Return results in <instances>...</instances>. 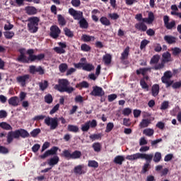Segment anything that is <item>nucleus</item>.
<instances>
[{
    "label": "nucleus",
    "mask_w": 181,
    "mask_h": 181,
    "mask_svg": "<svg viewBox=\"0 0 181 181\" xmlns=\"http://www.w3.org/2000/svg\"><path fill=\"white\" fill-rule=\"evenodd\" d=\"M126 159L127 160H138V159H145L146 163L142 166V169L141 173L145 175L146 172H148L149 169H151V162H152V159H153V154H146V153H136L132 155H128L126 156Z\"/></svg>",
    "instance_id": "nucleus-1"
},
{
    "label": "nucleus",
    "mask_w": 181,
    "mask_h": 181,
    "mask_svg": "<svg viewBox=\"0 0 181 181\" xmlns=\"http://www.w3.org/2000/svg\"><path fill=\"white\" fill-rule=\"evenodd\" d=\"M30 134L25 129H19L15 131L8 132L6 136V142L8 145L12 144L14 139H19V138H29Z\"/></svg>",
    "instance_id": "nucleus-2"
},
{
    "label": "nucleus",
    "mask_w": 181,
    "mask_h": 181,
    "mask_svg": "<svg viewBox=\"0 0 181 181\" xmlns=\"http://www.w3.org/2000/svg\"><path fill=\"white\" fill-rule=\"evenodd\" d=\"M70 86V82L67 79L62 78L58 80V84L54 86L55 90L59 93H67L71 94L76 89Z\"/></svg>",
    "instance_id": "nucleus-3"
},
{
    "label": "nucleus",
    "mask_w": 181,
    "mask_h": 181,
    "mask_svg": "<svg viewBox=\"0 0 181 181\" xmlns=\"http://www.w3.org/2000/svg\"><path fill=\"white\" fill-rule=\"evenodd\" d=\"M59 121H61L62 124H66V119L64 117H51L47 116L44 120V124L47 127H49L51 131H54L59 127Z\"/></svg>",
    "instance_id": "nucleus-4"
},
{
    "label": "nucleus",
    "mask_w": 181,
    "mask_h": 181,
    "mask_svg": "<svg viewBox=\"0 0 181 181\" xmlns=\"http://www.w3.org/2000/svg\"><path fill=\"white\" fill-rule=\"evenodd\" d=\"M28 29L30 33H36L39 30V23L40 22V18L39 17H30L28 18Z\"/></svg>",
    "instance_id": "nucleus-5"
},
{
    "label": "nucleus",
    "mask_w": 181,
    "mask_h": 181,
    "mask_svg": "<svg viewBox=\"0 0 181 181\" xmlns=\"http://www.w3.org/2000/svg\"><path fill=\"white\" fill-rule=\"evenodd\" d=\"M81 151L76 150L72 153H70L69 150H64L61 156L65 158V159H80L81 158Z\"/></svg>",
    "instance_id": "nucleus-6"
},
{
    "label": "nucleus",
    "mask_w": 181,
    "mask_h": 181,
    "mask_svg": "<svg viewBox=\"0 0 181 181\" xmlns=\"http://www.w3.org/2000/svg\"><path fill=\"white\" fill-rule=\"evenodd\" d=\"M27 54H28L29 59H30L31 62H42L43 59H45V54H39L37 55L35 54V49H29L27 50Z\"/></svg>",
    "instance_id": "nucleus-7"
},
{
    "label": "nucleus",
    "mask_w": 181,
    "mask_h": 181,
    "mask_svg": "<svg viewBox=\"0 0 181 181\" xmlns=\"http://www.w3.org/2000/svg\"><path fill=\"white\" fill-rule=\"evenodd\" d=\"M90 95H93V97H104L105 92H104L103 88L95 86L93 87V90L90 92Z\"/></svg>",
    "instance_id": "nucleus-8"
},
{
    "label": "nucleus",
    "mask_w": 181,
    "mask_h": 181,
    "mask_svg": "<svg viewBox=\"0 0 181 181\" xmlns=\"http://www.w3.org/2000/svg\"><path fill=\"white\" fill-rule=\"evenodd\" d=\"M62 33V30L59 28L57 25H52L50 27V33L49 36L52 37V39H57L60 34Z\"/></svg>",
    "instance_id": "nucleus-9"
},
{
    "label": "nucleus",
    "mask_w": 181,
    "mask_h": 181,
    "mask_svg": "<svg viewBox=\"0 0 181 181\" xmlns=\"http://www.w3.org/2000/svg\"><path fill=\"white\" fill-rule=\"evenodd\" d=\"M29 72L30 74H36V73H38L40 76H43V74H45V69L40 66L36 67L35 65H31L29 66Z\"/></svg>",
    "instance_id": "nucleus-10"
},
{
    "label": "nucleus",
    "mask_w": 181,
    "mask_h": 181,
    "mask_svg": "<svg viewBox=\"0 0 181 181\" xmlns=\"http://www.w3.org/2000/svg\"><path fill=\"white\" fill-rule=\"evenodd\" d=\"M69 13L71 16H73L75 21H80L83 18L82 11H77L73 8L69 9Z\"/></svg>",
    "instance_id": "nucleus-11"
},
{
    "label": "nucleus",
    "mask_w": 181,
    "mask_h": 181,
    "mask_svg": "<svg viewBox=\"0 0 181 181\" xmlns=\"http://www.w3.org/2000/svg\"><path fill=\"white\" fill-rule=\"evenodd\" d=\"M57 151H59V147L53 146L51 149L45 151L44 154L40 156V158L41 159H46V158L50 156V155H57Z\"/></svg>",
    "instance_id": "nucleus-12"
},
{
    "label": "nucleus",
    "mask_w": 181,
    "mask_h": 181,
    "mask_svg": "<svg viewBox=\"0 0 181 181\" xmlns=\"http://www.w3.org/2000/svg\"><path fill=\"white\" fill-rule=\"evenodd\" d=\"M30 78V75L24 74L23 76H18L16 77V81L19 84H21L22 87H25L26 86V81H28Z\"/></svg>",
    "instance_id": "nucleus-13"
},
{
    "label": "nucleus",
    "mask_w": 181,
    "mask_h": 181,
    "mask_svg": "<svg viewBox=\"0 0 181 181\" xmlns=\"http://www.w3.org/2000/svg\"><path fill=\"white\" fill-rule=\"evenodd\" d=\"M84 164L78 165L74 168L73 172L76 176H81V175H85L86 171L84 170Z\"/></svg>",
    "instance_id": "nucleus-14"
},
{
    "label": "nucleus",
    "mask_w": 181,
    "mask_h": 181,
    "mask_svg": "<svg viewBox=\"0 0 181 181\" xmlns=\"http://www.w3.org/2000/svg\"><path fill=\"white\" fill-rule=\"evenodd\" d=\"M146 80V81H145ZM149 80V76H144L143 78L140 80V86L143 90H145L146 91H149V85L146 83V81Z\"/></svg>",
    "instance_id": "nucleus-15"
},
{
    "label": "nucleus",
    "mask_w": 181,
    "mask_h": 181,
    "mask_svg": "<svg viewBox=\"0 0 181 181\" xmlns=\"http://www.w3.org/2000/svg\"><path fill=\"white\" fill-rule=\"evenodd\" d=\"M153 21H155V15L153 12L150 11L148 18H143L141 22H143V23L151 25L153 23Z\"/></svg>",
    "instance_id": "nucleus-16"
},
{
    "label": "nucleus",
    "mask_w": 181,
    "mask_h": 181,
    "mask_svg": "<svg viewBox=\"0 0 181 181\" xmlns=\"http://www.w3.org/2000/svg\"><path fill=\"white\" fill-rule=\"evenodd\" d=\"M17 62L24 64L33 63V62H32V60L29 59V57H27L25 54L18 55L17 57Z\"/></svg>",
    "instance_id": "nucleus-17"
},
{
    "label": "nucleus",
    "mask_w": 181,
    "mask_h": 181,
    "mask_svg": "<svg viewBox=\"0 0 181 181\" xmlns=\"http://www.w3.org/2000/svg\"><path fill=\"white\" fill-rule=\"evenodd\" d=\"M135 29L141 30V32H146L148 30V26L145 25L144 22H139L134 25Z\"/></svg>",
    "instance_id": "nucleus-18"
},
{
    "label": "nucleus",
    "mask_w": 181,
    "mask_h": 181,
    "mask_svg": "<svg viewBox=\"0 0 181 181\" xmlns=\"http://www.w3.org/2000/svg\"><path fill=\"white\" fill-rule=\"evenodd\" d=\"M9 105L13 107H18L19 105V98L18 96H13L8 99Z\"/></svg>",
    "instance_id": "nucleus-19"
},
{
    "label": "nucleus",
    "mask_w": 181,
    "mask_h": 181,
    "mask_svg": "<svg viewBox=\"0 0 181 181\" xmlns=\"http://www.w3.org/2000/svg\"><path fill=\"white\" fill-rule=\"evenodd\" d=\"M159 84H154L151 87V95L153 97H158L159 95Z\"/></svg>",
    "instance_id": "nucleus-20"
},
{
    "label": "nucleus",
    "mask_w": 181,
    "mask_h": 181,
    "mask_svg": "<svg viewBox=\"0 0 181 181\" xmlns=\"http://www.w3.org/2000/svg\"><path fill=\"white\" fill-rule=\"evenodd\" d=\"M25 11L27 15H29V16L36 15V13H37V9L34 6L25 7Z\"/></svg>",
    "instance_id": "nucleus-21"
},
{
    "label": "nucleus",
    "mask_w": 181,
    "mask_h": 181,
    "mask_svg": "<svg viewBox=\"0 0 181 181\" xmlns=\"http://www.w3.org/2000/svg\"><path fill=\"white\" fill-rule=\"evenodd\" d=\"M164 40L168 45H173V43L176 42V37H174V36H172V35H165L164 36Z\"/></svg>",
    "instance_id": "nucleus-22"
},
{
    "label": "nucleus",
    "mask_w": 181,
    "mask_h": 181,
    "mask_svg": "<svg viewBox=\"0 0 181 181\" xmlns=\"http://www.w3.org/2000/svg\"><path fill=\"white\" fill-rule=\"evenodd\" d=\"M128 56H129V47H127L122 53L121 54L120 60L124 62V60H127L128 59Z\"/></svg>",
    "instance_id": "nucleus-23"
},
{
    "label": "nucleus",
    "mask_w": 181,
    "mask_h": 181,
    "mask_svg": "<svg viewBox=\"0 0 181 181\" xmlns=\"http://www.w3.org/2000/svg\"><path fill=\"white\" fill-rule=\"evenodd\" d=\"M60 160V158L57 156H54L53 158H51L48 161V165L49 166H54L57 165Z\"/></svg>",
    "instance_id": "nucleus-24"
},
{
    "label": "nucleus",
    "mask_w": 181,
    "mask_h": 181,
    "mask_svg": "<svg viewBox=\"0 0 181 181\" xmlns=\"http://www.w3.org/2000/svg\"><path fill=\"white\" fill-rule=\"evenodd\" d=\"M88 87H90V84L86 81H83L82 82H80L76 85V88H78L79 90H83V88H88Z\"/></svg>",
    "instance_id": "nucleus-25"
},
{
    "label": "nucleus",
    "mask_w": 181,
    "mask_h": 181,
    "mask_svg": "<svg viewBox=\"0 0 181 181\" xmlns=\"http://www.w3.org/2000/svg\"><path fill=\"white\" fill-rule=\"evenodd\" d=\"M146 71H151V68H140L136 71V74L139 76L141 74L143 76H146Z\"/></svg>",
    "instance_id": "nucleus-26"
},
{
    "label": "nucleus",
    "mask_w": 181,
    "mask_h": 181,
    "mask_svg": "<svg viewBox=\"0 0 181 181\" xmlns=\"http://www.w3.org/2000/svg\"><path fill=\"white\" fill-rule=\"evenodd\" d=\"M79 26L81 29H88V22H87V20L84 18H81V20H79Z\"/></svg>",
    "instance_id": "nucleus-27"
},
{
    "label": "nucleus",
    "mask_w": 181,
    "mask_h": 181,
    "mask_svg": "<svg viewBox=\"0 0 181 181\" xmlns=\"http://www.w3.org/2000/svg\"><path fill=\"white\" fill-rule=\"evenodd\" d=\"M57 21L60 26H66V23H67V21H66V18H64V17L62 14L57 15Z\"/></svg>",
    "instance_id": "nucleus-28"
},
{
    "label": "nucleus",
    "mask_w": 181,
    "mask_h": 181,
    "mask_svg": "<svg viewBox=\"0 0 181 181\" xmlns=\"http://www.w3.org/2000/svg\"><path fill=\"white\" fill-rule=\"evenodd\" d=\"M0 128H2L5 131H12L13 129L12 126L6 122H0Z\"/></svg>",
    "instance_id": "nucleus-29"
},
{
    "label": "nucleus",
    "mask_w": 181,
    "mask_h": 181,
    "mask_svg": "<svg viewBox=\"0 0 181 181\" xmlns=\"http://www.w3.org/2000/svg\"><path fill=\"white\" fill-rule=\"evenodd\" d=\"M38 85L40 90L41 91H45V90H47V88L49 87V81L45 80L43 82H40Z\"/></svg>",
    "instance_id": "nucleus-30"
},
{
    "label": "nucleus",
    "mask_w": 181,
    "mask_h": 181,
    "mask_svg": "<svg viewBox=\"0 0 181 181\" xmlns=\"http://www.w3.org/2000/svg\"><path fill=\"white\" fill-rule=\"evenodd\" d=\"M162 57H163V59H162L163 62H164L165 64L169 63V62H170V57H171L170 52H164L162 55Z\"/></svg>",
    "instance_id": "nucleus-31"
},
{
    "label": "nucleus",
    "mask_w": 181,
    "mask_h": 181,
    "mask_svg": "<svg viewBox=\"0 0 181 181\" xmlns=\"http://www.w3.org/2000/svg\"><path fill=\"white\" fill-rule=\"evenodd\" d=\"M151 124V119H143L139 124L140 128H148Z\"/></svg>",
    "instance_id": "nucleus-32"
},
{
    "label": "nucleus",
    "mask_w": 181,
    "mask_h": 181,
    "mask_svg": "<svg viewBox=\"0 0 181 181\" xmlns=\"http://www.w3.org/2000/svg\"><path fill=\"white\" fill-rule=\"evenodd\" d=\"M100 22L104 26H110L111 25V21L108 19V18L105 16H103L100 18Z\"/></svg>",
    "instance_id": "nucleus-33"
},
{
    "label": "nucleus",
    "mask_w": 181,
    "mask_h": 181,
    "mask_svg": "<svg viewBox=\"0 0 181 181\" xmlns=\"http://www.w3.org/2000/svg\"><path fill=\"white\" fill-rule=\"evenodd\" d=\"M82 40L83 42H94L95 40V37L88 35H82Z\"/></svg>",
    "instance_id": "nucleus-34"
},
{
    "label": "nucleus",
    "mask_w": 181,
    "mask_h": 181,
    "mask_svg": "<svg viewBox=\"0 0 181 181\" xmlns=\"http://www.w3.org/2000/svg\"><path fill=\"white\" fill-rule=\"evenodd\" d=\"M125 160V158L123 157V156H117L114 158V163H116V165H122V162Z\"/></svg>",
    "instance_id": "nucleus-35"
},
{
    "label": "nucleus",
    "mask_w": 181,
    "mask_h": 181,
    "mask_svg": "<svg viewBox=\"0 0 181 181\" xmlns=\"http://www.w3.org/2000/svg\"><path fill=\"white\" fill-rule=\"evenodd\" d=\"M69 132L77 133L79 131L78 127L73 124H69L67 127Z\"/></svg>",
    "instance_id": "nucleus-36"
},
{
    "label": "nucleus",
    "mask_w": 181,
    "mask_h": 181,
    "mask_svg": "<svg viewBox=\"0 0 181 181\" xmlns=\"http://www.w3.org/2000/svg\"><path fill=\"white\" fill-rule=\"evenodd\" d=\"M92 148L95 152H98V153L101 152V148H102L101 143L100 142L93 143L92 145Z\"/></svg>",
    "instance_id": "nucleus-37"
},
{
    "label": "nucleus",
    "mask_w": 181,
    "mask_h": 181,
    "mask_svg": "<svg viewBox=\"0 0 181 181\" xmlns=\"http://www.w3.org/2000/svg\"><path fill=\"white\" fill-rule=\"evenodd\" d=\"M160 57L158 54H156L152 57L150 61V64H158L159 63V60Z\"/></svg>",
    "instance_id": "nucleus-38"
},
{
    "label": "nucleus",
    "mask_w": 181,
    "mask_h": 181,
    "mask_svg": "<svg viewBox=\"0 0 181 181\" xmlns=\"http://www.w3.org/2000/svg\"><path fill=\"white\" fill-rule=\"evenodd\" d=\"M67 69H69V66L66 63H62L59 66L60 73H66V71H67Z\"/></svg>",
    "instance_id": "nucleus-39"
},
{
    "label": "nucleus",
    "mask_w": 181,
    "mask_h": 181,
    "mask_svg": "<svg viewBox=\"0 0 181 181\" xmlns=\"http://www.w3.org/2000/svg\"><path fill=\"white\" fill-rule=\"evenodd\" d=\"M44 100L47 104H52L53 103V96H52V94L48 93L44 97Z\"/></svg>",
    "instance_id": "nucleus-40"
},
{
    "label": "nucleus",
    "mask_w": 181,
    "mask_h": 181,
    "mask_svg": "<svg viewBox=\"0 0 181 181\" xmlns=\"http://www.w3.org/2000/svg\"><path fill=\"white\" fill-rule=\"evenodd\" d=\"M102 137L103 134H93L89 136V138L91 139V141H97L98 139H101Z\"/></svg>",
    "instance_id": "nucleus-41"
},
{
    "label": "nucleus",
    "mask_w": 181,
    "mask_h": 181,
    "mask_svg": "<svg viewBox=\"0 0 181 181\" xmlns=\"http://www.w3.org/2000/svg\"><path fill=\"white\" fill-rule=\"evenodd\" d=\"M88 168H94V169H97L98 168V163L95 160H90L88 163Z\"/></svg>",
    "instance_id": "nucleus-42"
},
{
    "label": "nucleus",
    "mask_w": 181,
    "mask_h": 181,
    "mask_svg": "<svg viewBox=\"0 0 181 181\" xmlns=\"http://www.w3.org/2000/svg\"><path fill=\"white\" fill-rule=\"evenodd\" d=\"M149 43H151L150 40H148L146 39L143 40L140 44V49L144 50V49H145V47H146V46H148Z\"/></svg>",
    "instance_id": "nucleus-43"
},
{
    "label": "nucleus",
    "mask_w": 181,
    "mask_h": 181,
    "mask_svg": "<svg viewBox=\"0 0 181 181\" xmlns=\"http://www.w3.org/2000/svg\"><path fill=\"white\" fill-rule=\"evenodd\" d=\"M64 35L67 36V37H74V36L73 31H71L70 29H69L68 28H64Z\"/></svg>",
    "instance_id": "nucleus-44"
},
{
    "label": "nucleus",
    "mask_w": 181,
    "mask_h": 181,
    "mask_svg": "<svg viewBox=\"0 0 181 181\" xmlns=\"http://www.w3.org/2000/svg\"><path fill=\"white\" fill-rule=\"evenodd\" d=\"M160 159H162V154L160 152H156L153 157V161L158 163V162H160Z\"/></svg>",
    "instance_id": "nucleus-45"
},
{
    "label": "nucleus",
    "mask_w": 181,
    "mask_h": 181,
    "mask_svg": "<svg viewBox=\"0 0 181 181\" xmlns=\"http://www.w3.org/2000/svg\"><path fill=\"white\" fill-rule=\"evenodd\" d=\"M83 70L85 71H93L94 66L92 64H84Z\"/></svg>",
    "instance_id": "nucleus-46"
},
{
    "label": "nucleus",
    "mask_w": 181,
    "mask_h": 181,
    "mask_svg": "<svg viewBox=\"0 0 181 181\" xmlns=\"http://www.w3.org/2000/svg\"><path fill=\"white\" fill-rule=\"evenodd\" d=\"M175 26H176V21H175L170 22L165 25L166 29H168V30H172V29H173Z\"/></svg>",
    "instance_id": "nucleus-47"
},
{
    "label": "nucleus",
    "mask_w": 181,
    "mask_h": 181,
    "mask_svg": "<svg viewBox=\"0 0 181 181\" xmlns=\"http://www.w3.org/2000/svg\"><path fill=\"white\" fill-rule=\"evenodd\" d=\"M154 131L153 129H146L143 131V134L146 136H152L153 135Z\"/></svg>",
    "instance_id": "nucleus-48"
},
{
    "label": "nucleus",
    "mask_w": 181,
    "mask_h": 181,
    "mask_svg": "<svg viewBox=\"0 0 181 181\" xmlns=\"http://www.w3.org/2000/svg\"><path fill=\"white\" fill-rule=\"evenodd\" d=\"M111 55L110 54H106L103 57V62L105 64H111Z\"/></svg>",
    "instance_id": "nucleus-49"
},
{
    "label": "nucleus",
    "mask_w": 181,
    "mask_h": 181,
    "mask_svg": "<svg viewBox=\"0 0 181 181\" xmlns=\"http://www.w3.org/2000/svg\"><path fill=\"white\" fill-rule=\"evenodd\" d=\"M88 129H90V121L86 122L81 127V131H83V132H87L88 131Z\"/></svg>",
    "instance_id": "nucleus-50"
},
{
    "label": "nucleus",
    "mask_w": 181,
    "mask_h": 181,
    "mask_svg": "<svg viewBox=\"0 0 181 181\" xmlns=\"http://www.w3.org/2000/svg\"><path fill=\"white\" fill-rule=\"evenodd\" d=\"M81 50L82 52H90V50H91V47L87 44H82L81 45Z\"/></svg>",
    "instance_id": "nucleus-51"
},
{
    "label": "nucleus",
    "mask_w": 181,
    "mask_h": 181,
    "mask_svg": "<svg viewBox=\"0 0 181 181\" xmlns=\"http://www.w3.org/2000/svg\"><path fill=\"white\" fill-rule=\"evenodd\" d=\"M41 130L40 129L37 128V129H34L31 132H30V135L31 136H33V138H36V136H37V135L39 134H40Z\"/></svg>",
    "instance_id": "nucleus-52"
},
{
    "label": "nucleus",
    "mask_w": 181,
    "mask_h": 181,
    "mask_svg": "<svg viewBox=\"0 0 181 181\" xmlns=\"http://www.w3.org/2000/svg\"><path fill=\"white\" fill-rule=\"evenodd\" d=\"M54 50L58 54H64V53H66V50L63 48H60V47H54Z\"/></svg>",
    "instance_id": "nucleus-53"
},
{
    "label": "nucleus",
    "mask_w": 181,
    "mask_h": 181,
    "mask_svg": "<svg viewBox=\"0 0 181 181\" xmlns=\"http://www.w3.org/2000/svg\"><path fill=\"white\" fill-rule=\"evenodd\" d=\"M60 108V104H57L55 106L53 107V108L49 111L50 115H53V114H56L57 111H59V109Z\"/></svg>",
    "instance_id": "nucleus-54"
},
{
    "label": "nucleus",
    "mask_w": 181,
    "mask_h": 181,
    "mask_svg": "<svg viewBox=\"0 0 181 181\" xmlns=\"http://www.w3.org/2000/svg\"><path fill=\"white\" fill-rule=\"evenodd\" d=\"M164 67H165V62H163L161 61V63L156 64L154 66L153 69L154 70H162V69H163Z\"/></svg>",
    "instance_id": "nucleus-55"
},
{
    "label": "nucleus",
    "mask_w": 181,
    "mask_h": 181,
    "mask_svg": "<svg viewBox=\"0 0 181 181\" xmlns=\"http://www.w3.org/2000/svg\"><path fill=\"white\" fill-rule=\"evenodd\" d=\"M4 36L6 39H12V37L15 36V33L13 31H6L4 33Z\"/></svg>",
    "instance_id": "nucleus-56"
},
{
    "label": "nucleus",
    "mask_w": 181,
    "mask_h": 181,
    "mask_svg": "<svg viewBox=\"0 0 181 181\" xmlns=\"http://www.w3.org/2000/svg\"><path fill=\"white\" fill-rule=\"evenodd\" d=\"M113 129H114V123L109 122L107 124L105 132L107 133L111 132V131H112Z\"/></svg>",
    "instance_id": "nucleus-57"
},
{
    "label": "nucleus",
    "mask_w": 181,
    "mask_h": 181,
    "mask_svg": "<svg viewBox=\"0 0 181 181\" xmlns=\"http://www.w3.org/2000/svg\"><path fill=\"white\" fill-rule=\"evenodd\" d=\"M132 113V110L129 107H126L123 110L122 114L124 115V117H129L130 114Z\"/></svg>",
    "instance_id": "nucleus-58"
},
{
    "label": "nucleus",
    "mask_w": 181,
    "mask_h": 181,
    "mask_svg": "<svg viewBox=\"0 0 181 181\" xmlns=\"http://www.w3.org/2000/svg\"><path fill=\"white\" fill-rule=\"evenodd\" d=\"M172 52L173 56H179V54H180L181 53V49L179 47H174L172 48Z\"/></svg>",
    "instance_id": "nucleus-59"
},
{
    "label": "nucleus",
    "mask_w": 181,
    "mask_h": 181,
    "mask_svg": "<svg viewBox=\"0 0 181 181\" xmlns=\"http://www.w3.org/2000/svg\"><path fill=\"white\" fill-rule=\"evenodd\" d=\"M108 16L110 18V19H112V21H117V19L119 18V15H118L117 13H109Z\"/></svg>",
    "instance_id": "nucleus-60"
},
{
    "label": "nucleus",
    "mask_w": 181,
    "mask_h": 181,
    "mask_svg": "<svg viewBox=\"0 0 181 181\" xmlns=\"http://www.w3.org/2000/svg\"><path fill=\"white\" fill-rule=\"evenodd\" d=\"M0 153H3V155H6V153H9V150L8 148L0 145Z\"/></svg>",
    "instance_id": "nucleus-61"
},
{
    "label": "nucleus",
    "mask_w": 181,
    "mask_h": 181,
    "mask_svg": "<svg viewBox=\"0 0 181 181\" xmlns=\"http://www.w3.org/2000/svg\"><path fill=\"white\" fill-rule=\"evenodd\" d=\"M117 94L115 93H112V94H110L107 96V100H108V102L109 103H112V101H114L115 100H117Z\"/></svg>",
    "instance_id": "nucleus-62"
},
{
    "label": "nucleus",
    "mask_w": 181,
    "mask_h": 181,
    "mask_svg": "<svg viewBox=\"0 0 181 181\" xmlns=\"http://www.w3.org/2000/svg\"><path fill=\"white\" fill-rule=\"evenodd\" d=\"M84 64L85 63L83 62H78L77 64H74V66L75 67V69H82V70H84Z\"/></svg>",
    "instance_id": "nucleus-63"
},
{
    "label": "nucleus",
    "mask_w": 181,
    "mask_h": 181,
    "mask_svg": "<svg viewBox=\"0 0 181 181\" xmlns=\"http://www.w3.org/2000/svg\"><path fill=\"white\" fill-rule=\"evenodd\" d=\"M172 88H174V90H177V88H180L181 81L173 83Z\"/></svg>",
    "instance_id": "nucleus-64"
}]
</instances>
